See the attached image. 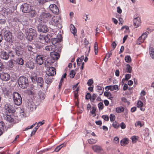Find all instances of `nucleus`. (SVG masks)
I'll return each mask as SVG.
<instances>
[{"label":"nucleus","instance_id":"43","mask_svg":"<svg viewBox=\"0 0 154 154\" xmlns=\"http://www.w3.org/2000/svg\"><path fill=\"white\" fill-rule=\"evenodd\" d=\"M143 105V102L140 100L138 101L137 103V106L138 107H141Z\"/></svg>","mask_w":154,"mask_h":154},{"label":"nucleus","instance_id":"35","mask_svg":"<svg viewBox=\"0 0 154 154\" xmlns=\"http://www.w3.org/2000/svg\"><path fill=\"white\" fill-rule=\"evenodd\" d=\"M125 60L126 62L129 63L131 62V59L130 56H125Z\"/></svg>","mask_w":154,"mask_h":154},{"label":"nucleus","instance_id":"12","mask_svg":"<svg viewBox=\"0 0 154 154\" xmlns=\"http://www.w3.org/2000/svg\"><path fill=\"white\" fill-rule=\"evenodd\" d=\"M1 79L3 81H7L10 78V75L7 73H2L0 75Z\"/></svg>","mask_w":154,"mask_h":154},{"label":"nucleus","instance_id":"6","mask_svg":"<svg viewBox=\"0 0 154 154\" xmlns=\"http://www.w3.org/2000/svg\"><path fill=\"white\" fill-rule=\"evenodd\" d=\"M31 6L29 4L24 3L21 5L20 9L24 13H29L31 11Z\"/></svg>","mask_w":154,"mask_h":154},{"label":"nucleus","instance_id":"36","mask_svg":"<svg viewBox=\"0 0 154 154\" xmlns=\"http://www.w3.org/2000/svg\"><path fill=\"white\" fill-rule=\"evenodd\" d=\"M51 42L53 45H54L58 42V38H54L51 39Z\"/></svg>","mask_w":154,"mask_h":154},{"label":"nucleus","instance_id":"3","mask_svg":"<svg viewBox=\"0 0 154 154\" xmlns=\"http://www.w3.org/2000/svg\"><path fill=\"white\" fill-rule=\"evenodd\" d=\"M18 84L20 87L25 89L26 88L28 85L29 81L27 78L26 77L22 76L19 77L18 82Z\"/></svg>","mask_w":154,"mask_h":154},{"label":"nucleus","instance_id":"16","mask_svg":"<svg viewBox=\"0 0 154 154\" xmlns=\"http://www.w3.org/2000/svg\"><path fill=\"white\" fill-rule=\"evenodd\" d=\"M16 54L18 56L22 55L23 54V49L21 47L17 46L15 48Z\"/></svg>","mask_w":154,"mask_h":154},{"label":"nucleus","instance_id":"1","mask_svg":"<svg viewBox=\"0 0 154 154\" xmlns=\"http://www.w3.org/2000/svg\"><path fill=\"white\" fill-rule=\"evenodd\" d=\"M25 32L27 38L30 41H32L36 36L35 30L32 28L26 29Z\"/></svg>","mask_w":154,"mask_h":154},{"label":"nucleus","instance_id":"61","mask_svg":"<svg viewBox=\"0 0 154 154\" xmlns=\"http://www.w3.org/2000/svg\"><path fill=\"white\" fill-rule=\"evenodd\" d=\"M39 2V4H43L44 3L47 2V0H37Z\"/></svg>","mask_w":154,"mask_h":154},{"label":"nucleus","instance_id":"33","mask_svg":"<svg viewBox=\"0 0 154 154\" xmlns=\"http://www.w3.org/2000/svg\"><path fill=\"white\" fill-rule=\"evenodd\" d=\"M44 40L45 42L47 43L50 42L51 40L50 36L49 35L45 36V37H44Z\"/></svg>","mask_w":154,"mask_h":154},{"label":"nucleus","instance_id":"47","mask_svg":"<svg viewBox=\"0 0 154 154\" xmlns=\"http://www.w3.org/2000/svg\"><path fill=\"white\" fill-rule=\"evenodd\" d=\"M117 44L115 42H113L111 44L112 51L115 48Z\"/></svg>","mask_w":154,"mask_h":154},{"label":"nucleus","instance_id":"46","mask_svg":"<svg viewBox=\"0 0 154 154\" xmlns=\"http://www.w3.org/2000/svg\"><path fill=\"white\" fill-rule=\"evenodd\" d=\"M109 118L110 121L112 122L114 121L115 119V116L114 114H111L110 115Z\"/></svg>","mask_w":154,"mask_h":154},{"label":"nucleus","instance_id":"32","mask_svg":"<svg viewBox=\"0 0 154 154\" xmlns=\"http://www.w3.org/2000/svg\"><path fill=\"white\" fill-rule=\"evenodd\" d=\"M38 94L39 98L43 100L45 98V94L42 91H39V92H38Z\"/></svg>","mask_w":154,"mask_h":154},{"label":"nucleus","instance_id":"62","mask_svg":"<svg viewBox=\"0 0 154 154\" xmlns=\"http://www.w3.org/2000/svg\"><path fill=\"white\" fill-rule=\"evenodd\" d=\"M2 32L4 34V35L5 34H6L7 33H8V32H10L7 31L5 28H4L2 30Z\"/></svg>","mask_w":154,"mask_h":154},{"label":"nucleus","instance_id":"50","mask_svg":"<svg viewBox=\"0 0 154 154\" xmlns=\"http://www.w3.org/2000/svg\"><path fill=\"white\" fill-rule=\"evenodd\" d=\"M97 89L100 91H101V94H99L100 95L102 94L103 93V90H104L103 88L102 89V87L101 86H97Z\"/></svg>","mask_w":154,"mask_h":154},{"label":"nucleus","instance_id":"20","mask_svg":"<svg viewBox=\"0 0 154 154\" xmlns=\"http://www.w3.org/2000/svg\"><path fill=\"white\" fill-rule=\"evenodd\" d=\"M4 38L5 40L8 42H10L12 40V34L11 32H8L4 34Z\"/></svg>","mask_w":154,"mask_h":154},{"label":"nucleus","instance_id":"39","mask_svg":"<svg viewBox=\"0 0 154 154\" xmlns=\"http://www.w3.org/2000/svg\"><path fill=\"white\" fill-rule=\"evenodd\" d=\"M75 74V72L74 70H71L69 73L70 77L71 78H73Z\"/></svg>","mask_w":154,"mask_h":154},{"label":"nucleus","instance_id":"9","mask_svg":"<svg viewBox=\"0 0 154 154\" xmlns=\"http://www.w3.org/2000/svg\"><path fill=\"white\" fill-rule=\"evenodd\" d=\"M47 71L46 72L47 75L53 76L56 74L55 69L53 67H47Z\"/></svg>","mask_w":154,"mask_h":154},{"label":"nucleus","instance_id":"40","mask_svg":"<svg viewBox=\"0 0 154 154\" xmlns=\"http://www.w3.org/2000/svg\"><path fill=\"white\" fill-rule=\"evenodd\" d=\"M96 142V140L93 139H88V143L90 144L95 143Z\"/></svg>","mask_w":154,"mask_h":154},{"label":"nucleus","instance_id":"52","mask_svg":"<svg viewBox=\"0 0 154 154\" xmlns=\"http://www.w3.org/2000/svg\"><path fill=\"white\" fill-rule=\"evenodd\" d=\"M102 118L106 121H108L109 120V117L108 116L104 115L102 116Z\"/></svg>","mask_w":154,"mask_h":154},{"label":"nucleus","instance_id":"31","mask_svg":"<svg viewBox=\"0 0 154 154\" xmlns=\"http://www.w3.org/2000/svg\"><path fill=\"white\" fill-rule=\"evenodd\" d=\"M17 63L19 65H22L24 64V60L21 58H18L16 60Z\"/></svg>","mask_w":154,"mask_h":154},{"label":"nucleus","instance_id":"58","mask_svg":"<svg viewBox=\"0 0 154 154\" xmlns=\"http://www.w3.org/2000/svg\"><path fill=\"white\" fill-rule=\"evenodd\" d=\"M4 66L3 65L2 63L0 62V71H2V70L4 69Z\"/></svg>","mask_w":154,"mask_h":154},{"label":"nucleus","instance_id":"55","mask_svg":"<svg viewBox=\"0 0 154 154\" xmlns=\"http://www.w3.org/2000/svg\"><path fill=\"white\" fill-rule=\"evenodd\" d=\"M114 142L116 144H118L119 143V139L118 137H115L114 139Z\"/></svg>","mask_w":154,"mask_h":154},{"label":"nucleus","instance_id":"45","mask_svg":"<svg viewBox=\"0 0 154 154\" xmlns=\"http://www.w3.org/2000/svg\"><path fill=\"white\" fill-rule=\"evenodd\" d=\"M97 97V95L95 94H94L93 95L91 96V100L92 102H94L95 99Z\"/></svg>","mask_w":154,"mask_h":154},{"label":"nucleus","instance_id":"38","mask_svg":"<svg viewBox=\"0 0 154 154\" xmlns=\"http://www.w3.org/2000/svg\"><path fill=\"white\" fill-rule=\"evenodd\" d=\"M119 88L117 85H115L113 86H111V91H113L114 90H116L118 91L119 90Z\"/></svg>","mask_w":154,"mask_h":154},{"label":"nucleus","instance_id":"24","mask_svg":"<svg viewBox=\"0 0 154 154\" xmlns=\"http://www.w3.org/2000/svg\"><path fill=\"white\" fill-rule=\"evenodd\" d=\"M132 71V68L128 64L126 65L125 69H124V71L125 72L131 73Z\"/></svg>","mask_w":154,"mask_h":154},{"label":"nucleus","instance_id":"26","mask_svg":"<svg viewBox=\"0 0 154 154\" xmlns=\"http://www.w3.org/2000/svg\"><path fill=\"white\" fill-rule=\"evenodd\" d=\"M149 52L150 56L154 59V49L151 47H149Z\"/></svg>","mask_w":154,"mask_h":154},{"label":"nucleus","instance_id":"4","mask_svg":"<svg viewBox=\"0 0 154 154\" xmlns=\"http://www.w3.org/2000/svg\"><path fill=\"white\" fill-rule=\"evenodd\" d=\"M13 96L14 104L17 106L21 105L22 103V99L20 95L18 93L15 92L14 93Z\"/></svg>","mask_w":154,"mask_h":154},{"label":"nucleus","instance_id":"13","mask_svg":"<svg viewBox=\"0 0 154 154\" xmlns=\"http://www.w3.org/2000/svg\"><path fill=\"white\" fill-rule=\"evenodd\" d=\"M44 57L43 56L39 55L37 56L36 59V63L40 65H42L44 61Z\"/></svg>","mask_w":154,"mask_h":154},{"label":"nucleus","instance_id":"41","mask_svg":"<svg viewBox=\"0 0 154 154\" xmlns=\"http://www.w3.org/2000/svg\"><path fill=\"white\" fill-rule=\"evenodd\" d=\"M131 77V75L129 74H127L125 75V79H123L122 80V81L125 80H128Z\"/></svg>","mask_w":154,"mask_h":154},{"label":"nucleus","instance_id":"10","mask_svg":"<svg viewBox=\"0 0 154 154\" xmlns=\"http://www.w3.org/2000/svg\"><path fill=\"white\" fill-rule=\"evenodd\" d=\"M93 150L95 152L101 154H103L104 152L102 147L97 145H95L92 147Z\"/></svg>","mask_w":154,"mask_h":154},{"label":"nucleus","instance_id":"21","mask_svg":"<svg viewBox=\"0 0 154 154\" xmlns=\"http://www.w3.org/2000/svg\"><path fill=\"white\" fill-rule=\"evenodd\" d=\"M52 76L46 75L45 78V82L48 84H50L53 81V78Z\"/></svg>","mask_w":154,"mask_h":154},{"label":"nucleus","instance_id":"11","mask_svg":"<svg viewBox=\"0 0 154 154\" xmlns=\"http://www.w3.org/2000/svg\"><path fill=\"white\" fill-rule=\"evenodd\" d=\"M50 10L55 14H58L59 13V11L57 7L54 4L50 5L49 7Z\"/></svg>","mask_w":154,"mask_h":154},{"label":"nucleus","instance_id":"54","mask_svg":"<svg viewBox=\"0 0 154 154\" xmlns=\"http://www.w3.org/2000/svg\"><path fill=\"white\" fill-rule=\"evenodd\" d=\"M132 140L133 143H135L137 140V137L136 136H134L132 137Z\"/></svg>","mask_w":154,"mask_h":154},{"label":"nucleus","instance_id":"53","mask_svg":"<svg viewBox=\"0 0 154 154\" xmlns=\"http://www.w3.org/2000/svg\"><path fill=\"white\" fill-rule=\"evenodd\" d=\"M147 36V34L146 32L143 33L142 35H141L142 37V38L143 39V40L146 38Z\"/></svg>","mask_w":154,"mask_h":154},{"label":"nucleus","instance_id":"37","mask_svg":"<svg viewBox=\"0 0 154 154\" xmlns=\"http://www.w3.org/2000/svg\"><path fill=\"white\" fill-rule=\"evenodd\" d=\"M124 109L122 107H118L116 108V111L118 113L124 111Z\"/></svg>","mask_w":154,"mask_h":154},{"label":"nucleus","instance_id":"8","mask_svg":"<svg viewBox=\"0 0 154 154\" xmlns=\"http://www.w3.org/2000/svg\"><path fill=\"white\" fill-rule=\"evenodd\" d=\"M39 23V25L37 28L39 32L45 33L48 31V30L47 26L44 24V23Z\"/></svg>","mask_w":154,"mask_h":154},{"label":"nucleus","instance_id":"23","mask_svg":"<svg viewBox=\"0 0 154 154\" xmlns=\"http://www.w3.org/2000/svg\"><path fill=\"white\" fill-rule=\"evenodd\" d=\"M37 82L38 85H39L41 87H42L44 84V82L42 78L39 77L37 80Z\"/></svg>","mask_w":154,"mask_h":154},{"label":"nucleus","instance_id":"17","mask_svg":"<svg viewBox=\"0 0 154 154\" xmlns=\"http://www.w3.org/2000/svg\"><path fill=\"white\" fill-rule=\"evenodd\" d=\"M140 18L137 17L134 19L133 20L134 26L135 28H137L140 25Z\"/></svg>","mask_w":154,"mask_h":154},{"label":"nucleus","instance_id":"25","mask_svg":"<svg viewBox=\"0 0 154 154\" xmlns=\"http://www.w3.org/2000/svg\"><path fill=\"white\" fill-rule=\"evenodd\" d=\"M70 30L71 32L74 35V36L76 35L77 30L75 27L72 24H71L70 26Z\"/></svg>","mask_w":154,"mask_h":154},{"label":"nucleus","instance_id":"60","mask_svg":"<svg viewBox=\"0 0 154 154\" xmlns=\"http://www.w3.org/2000/svg\"><path fill=\"white\" fill-rule=\"evenodd\" d=\"M14 66L13 62L12 61H10L9 63L8 66L9 67L12 68Z\"/></svg>","mask_w":154,"mask_h":154},{"label":"nucleus","instance_id":"56","mask_svg":"<svg viewBox=\"0 0 154 154\" xmlns=\"http://www.w3.org/2000/svg\"><path fill=\"white\" fill-rule=\"evenodd\" d=\"M135 126L137 127L138 126H140V127L142 126V124L140 121H138L136 122L135 123Z\"/></svg>","mask_w":154,"mask_h":154},{"label":"nucleus","instance_id":"2","mask_svg":"<svg viewBox=\"0 0 154 154\" xmlns=\"http://www.w3.org/2000/svg\"><path fill=\"white\" fill-rule=\"evenodd\" d=\"M51 17V15L49 13H42L40 15L38 21L41 24L44 23L47 21Z\"/></svg>","mask_w":154,"mask_h":154},{"label":"nucleus","instance_id":"29","mask_svg":"<svg viewBox=\"0 0 154 154\" xmlns=\"http://www.w3.org/2000/svg\"><path fill=\"white\" fill-rule=\"evenodd\" d=\"M26 66L28 68L30 69H32L34 67V63L32 62H29L26 63Z\"/></svg>","mask_w":154,"mask_h":154},{"label":"nucleus","instance_id":"7","mask_svg":"<svg viewBox=\"0 0 154 154\" xmlns=\"http://www.w3.org/2000/svg\"><path fill=\"white\" fill-rule=\"evenodd\" d=\"M4 110L5 112L13 113L14 111V108L13 106L8 103H6L4 106Z\"/></svg>","mask_w":154,"mask_h":154},{"label":"nucleus","instance_id":"59","mask_svg":"<svg viewBox=\"0 0 154 154\" xmlns=\"http://www.w3.org/2000/svg\"><path fill=\"white\" fill-rule=\"evenodd\" d=\"M91 95L90 93H87L86 96L85 98L86 99L88 100L91 98Z\"/></svg>","mask_w":154,"mask_h":154},{"label":"nucleus","instance_id":"27","mask_svg":"<svg viewBox=\"0 0 154 154\" xmlns=\"http://www.w3.org/2000/svg\"><path fill=\"white\" fill-rule=\"evenodd\" d=\"M29 16L31 17H33L35 16L37 14L36 11L35 10L31 8V11L29 12Z\"/></svg>","mask_w":154,"mask_h":154},{"label":"nucleus","instance_id":"5","mask_svg":"<svg viewBox=\"0 0 154 154\" xmlns=\"http://www.w3.org/2000/svg\"><path fill=\"white\" fill-rule=\"evenodd\" d=\"M61 22L60 18L59 17L54 16L51 20V23L53 25L58 27L60 24Z\"/></svg>","mask_w":154,"mask_h":154},{"label":"nucleus","instance_id":"44","mask_svg":"<svg viewBox=\"0 0 154 154\" xmlns=\"http://www.w3.org/2000/svg\"><path fill=\"white\" fill-rule=\"evenodd\" d=\"M98 107L99 109H103L104 107V105L103 103L102 102H100L98 104Z\"/></svg>","mask_w":154,"mask_h":154},{"label":"nucleus","instance_id":"57","mask_svg":"<svg viewBox=\"0 0 154 154\" xmlns=\"http://www.w3.org/2000/svg\"><path fill=\"white\" fill-rule=\"evenodd\" d=\"M120 125L121 128L122 129H125L126 127V125H125V124L123 122L121 123Z\"/></svg>","mask_w":154,"mask_h":154},{"label":"nucleus","instance_id":"49","mask_svg":"<svg viewBox=\"0 0 154 154\" xmlns=\"http://www.w3.org/2000/svg\"><path fill=\"white\" fill-rule=\"evenodd\" d=\"M93 83V81L92 79H89L88 81L87 84L89 86H91Z\"/></svg>","mask_w":154,"mask_h":154},{"label":"nucleus","instance_id":"28","mask_svg":"<svg viewBox=\"0 0 154 154\" xmlns=\"http://www.w3.org/2000/svg\"><path fill=\"white\" fill-rule=\"evenodd\" d=\"M128 143V139L125 138L121 141L120 143L122 146H124L127 144Z\"/></svg>","mask_w":154,"mask_h":154},{"label":"nucleus","instance_id":"64","mask_svg":"<svg viewBox=\"0 0 154 154\" xmlns=\"http://www.w3.org/2000/svg\"><path fill=\"white\" fill-rule=\"evenodd\" d=\"M78 91L74 92V96L75 98L77 99V98H78Z\"/></svg>","mask_w":154,"mask_h":154},{"label":"nucleus","instance_id":"34","mask_svg":"<svg viewBox=\"0 0 154 154\" xmlns=\"http://www.w3.org/2000/svg\"><path fill=\"white\" fill-rule=\"evenodd\" d=\"M112 125L113 127L115 128H118L120 126V125L119 123L117 122L116 121H115L113 122Z\"/></svg>","mask_w":154,"mask_h":154},{"label":"nucleus","instance_id":"14","mask_svg":"<svg viewBox=\"0 0 154 154\" xmlns=\"http://www.w3.org/2000/svg\"><path fill=\"white\" fill-rule=\"evenodd\" d=\"M54 62V60H52L51 58L48 57L45 60V67H49Z\"/></svg>","mask_w":154,"mask_h":154},{"label":"nucleus","instance_id":"22","mask_svg":"<svg viewBox=\"0 0 154 154\" xmlns=\"http://www.w3.org/2000/svg\"><path fill=\"white\" fill-rule=\"evenodd\" d=\"M56 48L55 45H47L45 47V49L48 51H54Z\"/></svg>","mask_w":154,"mask_h":154},{"label":"nucleus","instance_id":"19","mask_svg":"<svg viewBox=\"0 0 154 154\" xmlns=\"http://www.w3.org/2000/svg\"><path fill=\"white\" fill-rule=\"evenodd\" d=\"M1 58L5 60H7L9 58V54L6 51H2L1 52Z\"/></svg>","mask_w":154,"mask_h":154},{"label":"nucleus","instance_id":"48","mask_svg":"<svg viewBox=\"0 0 154 154\" xmlns=\"http://www.w3.org/2000/svg\"><path fill=\"white\" fill-rule=\"evenodd\" d=\"M143 39L142 38V37L141 36L138 39V41L139 42L138 43L140 44L144 42Z\"/></svg>","mask_w":154,"mask_h":154},{"label":"nucleus","instance_id":"42","mask_svg":"<svg viewBox=\"0 0 154 154\" xmlns=\"http://www.w3.org/2000/svg\"><path fill=\"white\" fill-rule=\"evenodd\" d=\"M27 49L28 51L31 52H33L34 50V49L30 45H28L27 46Z\"/></svg>","mask_w":154,"mask_h":154},{"label":"nucleus","instance_id":"63","mask_svg":"<svg viewBox=\"0 0 154 154\" xmlns=\"http://www.w3.org/2000/svg\"><path fill=\"white\" fill-rule=\"evenodd\" d=\"M6 21L4 19H0V23L2 24H3L5 23Z\"/></svg>","mask_w":154,"mask_h":154},{"label":"nucleus","instance_id":"15","mask_svg":"<svg viewBox=\"0 0 154 154\" xmlns=\"http://www.w3.org/2000/svg\"><path fill=\"white\" fill-rule=\"evenodd\" d=\"M50 57L51 58L52 60H54V61L55 60H58L60 57L59 54L56 52H51L50 53Z\"/></svg>","mask_w":154,"mask_h":154},{"label":"nucleus","instance_id":"51","mask_svg":"<svg viewBox=\"0 0 154 154\" xmlns=\"http://www.w3.org/2000/svg\"><path fill=\"white\" fill-rule=\"evenodd\" d=\"M104 95L105 96L108 97L111 96V94L109 92L105 91L104 93Z\"/></svg>","mask_w":154,"mask_h":154},{"label":"nucleus","instance_id":"30","mask_svg":"<svg viewBox=\"0 0 154 154\" xmlns=\"http://www.w3.org/2000/svg\"><path fill=\"white\" fill-rule=\"evenodd\" d=\"M66 146V144L63 143L59 146H58L55 149L54 151L57 152L59 151L60 149L63 146Z\"/></svg>","mask_w":154,"mask_h":154},{"label":"nucleus","instance_id":"18","mask_svg":"<svg viewBox=\"0 0 154 154\" xmlns=\"http://www.w3.org/2000/svg\"><path fill=\"white\" fill-rule=\"evenodd\" d=\"M6 116H5V119L8 121L9 122H13L14 121V116L11 115H6Z\"/></svg>","mask_w":154,"mask_h":154}]
</instances>
